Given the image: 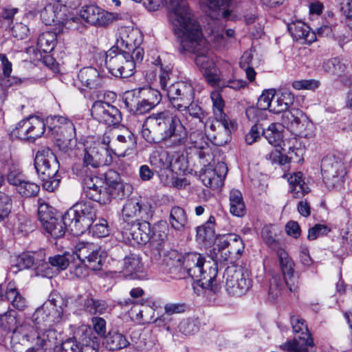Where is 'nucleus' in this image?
<instances>
[{
	"instance_id": "nucleus-1",
	"label": "nucleus",
	"mask_w": 352,
	"mask_h": 352,
	"mask_svg": "<svg viewBox=\"0 0 352 352\" xmlns=\"http://www.w3.org/2000/svg\"><path fill=\"white\" fill-rule=\"evenodd\" d=\"M164 3H168L169 22L174 34L180 38L183 49H192L197 45L201 32L200 25L188 2L186 0H146L144 2L149 11L157 10Z\"/></svg>"
},
{
	"instance_id": "nucleus-2",
	"label": "nucleus",
	"mask_w": 352,
	"mask_h": 352,
	"mask_svg": "<svg viewBox=\"0 0 352 352\" xmlns=\"http://www.w3.org/2000/svg\"><path fill=\"white\" fill-rule=\"evenodd\" d=\"M170 262V273L179 278L186 276L197 281H201V286L210 289L214 294L218 293L221 288L217 280V269L216 267L208 266L205 258L197 252H189L184 256L177 251H171L168 254Z\"/></svg>"
},
{
	"instance_id": "nucleus-3",
	"label": "nucleus",
	"mask_w": 352,
	"mask_h": 352,
	"mask_svg": "<svg viewBox=\"0 0 352 352\" xmlns=\"http://www.w3.org/2000/svg\"><path fill=\"white\" fill-rule=\"evenodd\" d=\"M146 125L161 135L166 148L180 151L188 140V132L179 118L168 110L148 116Z\"/></svg>"
},
{
	"instance_id": "nucleus-4",
	"label": "nucleus",
	"mask_w": 352,
	"mask_h": 352,
	"mask_svg": "<svg viewBox=\"0 0 352 352\" xmlns=\"http://www.w3.org/2000/svg\"><path fill=\"white\" fill-rule=\"evenodd\" d=\"M210 98L215 118L210 122L208 135L214 145L221 146L230 140L234 124L223 111L225 102L221 94L218 91H212Z\"/></svg>"
},
{
	"instance_id": "nucleus-5",
	"label": "nucleus",
	"mask_w": 352,
	"mask_h": 352,
	"mask_svg": "<svg viewBox=\"0 0 352 352\" xmlns=\"http://www.w3.org/2000/svg\"><path fill=\"white\" fill-rule=\"evenodd\" d=\"M97 204L91 201L75 204L63 215L64 225L73 235L79 236L89 230L96 219Z\"/></svg>"
},
{
	"instance_id": "nucleus-6",
	"label": "nucleus",
	"mask_w": 352,
	"mask_h": 352,
	"mask_svg": "<svg viewBox=\"0 0 352 352\" xmlns=\"http://www.w3.org/2000/svg\"><path fill=\"white\" fill-rule=\"evenodd\" d=\"M261 236L268 247L276 251L278 258L279 265L283 273L284 281L276 283V278H273V282L278 287H281L285 284L290 292H294L298 287V277L294 275V263L285 250L280 248L279 242L276 239V234L271 226H265L261 231Z\"/></svg>"
},
{
	"instance_id": "nucleus-7",
	"label": "nucleus",
	"mask_w": 352,
	"mask_h": 352,
	"mask_svg": "<svg viewBox=\"0 0 352 352\" xmlns=\"http://www.w3.org/2000/svg\"><path fill=\"white\" fill-rule=\"evenodd\" d=\"M66 306L67 302L60 295H50L48 300L34 312V320L37 324H43L45 329L51 328L61 322Z\"/></svg>"
},
{
	"instance_id": "nucleus-8",
	"label": "nucleus",
	"mask_w": 352,
	"mask_h": 352,
	"mask_svg": "<svg viewBox=\"0 0 352 352\" xmlns=\"http://www.w3.org/2000/svg\"><path fill=\"white\" fill-rule=\"evenodd\" d=\"M129 58L130 52L113 46L106 52L105 66L113 76L128 78L134 74V63Z\"/></svg>"
},
{
	"instance_id": "nucleus-9",
	"label": "nucleus",
	"mask_w": 352,
	"mask_h": 352,
	"mask_svg": "<svg viewBox=\"0 0 352 352\" xmlns=\"http://www.w3.org/2000/svg\"><path fill=\"white\" fill-rule=\"evenodd\" d=\"M280 124L301 138H310L314 136L313 123L298 109L289 108L285 111L281 115Z\"/></svg>"
},
{
	"instance_id": "nucleus-10",
	"label": "nucleus",
	"mask_w": 352,
	"mask_h": 352,
	"mask_svg": "<svg viewBox=\"0 0 352 352\" xmlns=\"http://www.w3.org/2000/svg\"><path fill=\"white\" fill-rule=\"evenodd\" d=\"M290 321L295 333L293 340H289L280 346L287 352H306L309 346H313V340L309 333L305 320L299 316H291Z\"/></svg>"
},
{
	"instance_id": "nucleus-11",
	"label": "nucleus",
	"mask_w": 352,
	"mask_h": 352,
	"mask_svg": "<svg viewBox=\"0 0 352 352\" xmlns=\"http://www.w3.org/2000/svg\"><path fill=\"white\" fill-rule=\"evenodd\" d=\"M223 278L226 291L232 296H241L244 295L251 285L250 273L241 266L227 267L223 273Z\"/></svg>"
},
{
	"instance_id": "nucleus-12",
	"label": "nucleus",
	"mask_w": 352,
	"mask_h": 352,
	"mask_svg": "<svg viewBox=\"0 0 352 352\" xmlns=\"http://www.w3.org/2000/svg\"><path fill=\"white\" fill-rule=\"evenodd\" d=\"M47 134L53 136L58 142L70 144L76 137L73 122L67 117L54 115L47 117ZM60 146V143L58 144Z\"/></svg>"
},
{
	"instance_id": "nucleus-13",
	"label": "nucleus",
	"mask_w": 352,
	"mask_h": 352,
	"mask_svg": "<svg viewBox=\"0 0 352 352\" xmlns=\"http://www.w3.org/2000/svg\"><path fill=\"white\" fill-rule=\"evenodd\" d=\"M166 94L173 107L183 113L193 101L195 90L190 82L179 81L172 83Z\"/></svg>"
},
{
	"instance_id": "nucleus-14",
	"label": "nucleus",
	"mask_w": 352,
	"mask_h": 352,
	"mask_svg": "<svg viewBox=\"0 0 352 352\" xmlns=\"http://www.w3.org/2000/svg\"><path fill=\"white\" fill-rule=\"evenodd\" d=\"M109 138H104L102 142H95L93 146L86 147L84 150L83 164L85 168H93L109 165L112 157L109 152Z\"/></svg>"
},
{
	"instance_id": "nucleus-15",
	"label": "nucleus",
	"mask_w": 352,
	"mask_h": 352,
	"mask_svg": "<svg viewBox=\"0 0 352 352\" xmlns=\"http://www.w3.org/2000/svg\"><path fill=\"white\" fill-rule=\"evenodd\" d=\"M200 4L208 9L210 17L217 21H235L239 19L236 4L232 0H200Z\"/></svg>"
},
{
	"instance_id": "nucleus-16",
	"label": "nucleus",
	"mask_w": 352,
	"mask_h": 352,
	"mask_svg": "<svg viewBox=\"0 0 352 352\" xmlns=\"http://www.w3.org/2000/svg\"><path fill=\"white\" fill-rule=\"evenodd\" d=\"M56 155L48 148L39 150L34 159V168L40 177H55L59 170Z\"/></svg>"
},
{
	"instance_id": "nucleus-17",
	"label": "nucleus",
	"mask_w": 352,
	"mask_h": 352,
	"mask_svg": "<svg viewBox=\"0 0 352 352\" xmlns=\"http://www.w3.org/2000/svg\"><path fill=\"white\" fill-rule=\"evenodd\" d=\"M321 172L324 184L328 187H333L344 176V164L334 156H327L322 160Z\"/></svg>"
},
{
	"instance_id": "nucleus-18",
	"label": "nucleus",
	"mask_w": 352,
	"mask_h": 352,
	"mask_svg": "<svg viewBox=\"0 0 352 352\" xmlns=\"http://www.w3.org/2000/svg\"><path fill=\"white\" fill-rule=\"evenodd\" d=\"M148 219L140 221L137 219L131 223H127L122 228V234L127 240L139 245L149 242L151 236V227Z\"/></svg>"
},
{
	"instance_id": "nucleus-19",
	"label": "nucleus",
	"mask_w": 352,
	"mask_h": 352,
	"mask_svg": "<svg viewBox=\"0 0 352 352\" xmlns=\"http://www.w3.org/2000/svg\"><path fill=\"white\" fill-rule=\"evenodd\" d=\"M91 112L94 119L109 126L119 124L122 120V114L120 110L115 106L102 100L94 102Z\"/></svg>"
},
{
	"instance_id": "nucleus-20",
	"label": "nucleus",
	"mask_w": 352,
	"mask_h": 352,
	"mask_svg": "<svg viewBox=\"0 0 352 352\" xmlns=\"http://www.w3.org/2000/svg\"><path fill=\"white\" fill-rule=\"evenodd\" d=\"M122 307H130L129 314L135 320L143 323L153 322L155 315V302L148 300H131V299L120 301Z\"/></svg>"
},
{
	"instance_id": "nucleus-21",
	"label": "nucleus",
	"mask_w": 352,
	"mask_h": 352,
	"mask_svg": "<svg viewBox=\"0 0 352 352\" xmlns=\"http://www.w3.org/2000/svg\"><path fill=\"white\" fill-rule=\"evenodd\" d=\"M123 218L127 221L131 218L149 219L153 216L151 204L142 198H132L124 205L122 210Z\"/></svg>"
},
{
	"instance_id": "nucleus-22",
	"label": "nucleus",
	"mask_w": 352,
	"mask_h": 352,
	"mask_svg": "<svg viewBox=\"0 0 352 352\" xmlns=\"http://www.w3.org/2000/svg\"><path fill=\"white\" fill-rule=\"evenodd\" d=\"M143 41V35L138 28L132 27H121L118 29L116 44L114 47L130 52L131 49H135Z\"/></svg>"
},
{
	"instance_id": "nucleus-23",
	"label": "nucleus",
	"mask_w": 352,
	"mask_h": 352,
	"mask_svg": "<svg viewBox=\"0 0 352 352\" xmlns=\"http://www.w3.org/2000/svg\"><path fill=\"white\" fill-rule=\"evenodd\" d=\"M136 145L135 136L131 131L126 129L122 133L116 135L112 141L111 145L109 144V149H111L115 155L119 157H124L129 155L135 149Z\"/></svg>"
},
{
	"instance_id": "nucleus-24",
	"label": "nucleus",
	"mask_w": 352,
	"mask_h": 352,
	"mask_svg": "<svg viewBox=\"0 0 352 352\" xmlns=\"http://www.w3.org/2000/svg\"><path fill=\"white\" fill-rule=\"evenodd\" d=\"M47 265L45 262V252L41 250L37 252H23L16 258V267L19 270L25 269L43 270Z\"/></svg>"
},
{
	"instance_id": "nucleus-25",
	"label": "nucleus",
	"mask_w": 352,
	"mask_h": 352,
	"mask_svg": "<svg viewBox=\"0 0 352 352\" xmlns=\"http://www.w3.org/2000/svg\"><path fill=\"white\" fill-rule=\"evenodd\" d=\"M80 15L86 22L94 25L104 26L112 21L111 14L94 5L83 7Z\"/></svg>"
},
{
	"instance_id": "nucleus-26",
	"label": "nucleus",
	"mask_w": 352,
	"mask_h": 352,
	"mask_svg": "<svg viewBox=\"0 0 352 352\" xmlns=\"http://www.w3.org/2000/svg\"><path fill=\"white\" fill-rule=\"evenodd\" d=\"M227 167L223 163L218 164L215 168L207 167L204 168L200 177L205 186L211 188H217L223 185Z\"/></svg>"
},
{
	"instance_id": "nucleus-27",
	"label": "nucleus",
	"mask_w": 352,
	"mask_h": 352,
	"mask_svg": "<svg viewBox=\"0 0 352 352\" xmlns=\"http://www.w3.org/2000/svg\"><path fill=\"white\" fill-rule=\"evenodd\" d=\"M201 37L200 39L197 42V45L194 46L190 50L183 49L180 38H179L175 34V35L177 36V40L179 43V45L178 47V50L180 53H184L186 52L197 54L195 58V62L197 67L204 72V71L209 69V68L214 67V63L212 59H210L208 56H207L204 52L199 53V51L202 49V46L205 44V41L203 38V34L201 28H200Z\"/></svg>"
},
{
	"instance_id": "nucleus-28",
	"label": "nucleus",
	"mask_w": 352,
	"mask_h": 352,
	"mask_svg": "<svg viewBox=\"0 0 352 352\" xmlns=\"http://www.w3.org/2000/svg\"><path fill=\"white\" fill-rule=\"evenodd\" d=\"M123 102L128 111L134 115H142L154 109L149 102H146L131 90L125 93Z\"/></svg>"
},
{
	"instance_id": "nucleus-29",
	"label": "nucleus",
	"mask_w": 352,
	"mask_h": 352,
	"mask_svg": "<svg viewBox=\"0 0 352 352\" xmlns=\"http://www.w3.org/2000/svg\"><path fill=\"white\" fill-rule=\"evenodd\" d=\"M287 29L293 38L296 41L309 44L316 40V33L310 31L309 27L302 21H298L289 24Z\"/></svg>"
},
{
	"instance_id": "nucleus-30",
	"label": "nucleus",
	"mask_w": 352,
	"mask_h": 352,
	"mask_svg": "<svg viewBox=\"0 0 352 352\" xmlns=\"http://www.w3.org/2000/svg\"><path fill=\"white\" fill-rule=\"evenodd\" d=\"M78 78L81 83L89 89H99L103 87L104 79L96 69L87 67L81 69Z\"/></svg>"
},
{
	"instance_id": "nucleus-31",
	"label": "nucleus",
	"mask_w": 352,
	"mask_h": 352,
	"mask_svg": "<svg viewBox=\"0 0 352 352\" xmlns=\"http://www.w3.org/2000/svg\"><path fill=\"white\" fill-rule=\"evenodd\" d=\"M80 352H98L100 341L91 329H80L77 333Z\"/></svg>"
},
{
	"instance_id": "nucleus-32",
	"label": "nucleus",
	"mask_w": 352,
	"mask_h": 352,
	"mask_svg": "<svg viewBox=\"0 0 352 352\" xmlns=\"http://www.w3.org/2000/svg\"><path fill=\"white\" fill-rule=\"evenodd\" d=\"M219 245H226L233 256L239 259L243 252L245 245L241 237L234 233L219 236Z\"/></svg>"
},
{
	"instance_id": "nucleus-33",
	"label": "nucleus",
	"mask_w": 352,
	"mask_h": 352,
	"mask_svg": "<svg viewBox=\"0 0 352 352\" xmlns=\"http://www.w3.org/2000/svg\"><path fill=\"white\" fill-rule=\"evenodd\" d=\"M122 188V184L118 182H113L112 185L109 186L108 192L106 188H94L85 190V195L90 200L104 204L109 199V196L115 197L116 192L114 190H120Z\"/></svg>"
},
{
	"instance_id": "nucleus-34",
	"label": "nucleus",
	"mask_w": 352,
	"mask_h": 352,
	"mask_svg": "<svg viewBox=\"0 0 352 352\" xmlns=\"http://www.w3.org/2000/svg\"><path fill=\"white\" fill-rule=\"evenodd\" d=\"M294 96L288 90L282 91L274 96L270 111L274 113H283L294 104Z\"/></svg>"
},
{
	"instance_id": "nucleus-35",
	"label": "nucleus",
	"mask_w": 352,
	"mask_h": 352,
	"mask_svg": "<svg viewBox=\"0 0 352 352\" xmlns=\"http://www.w3.org/2000/svg\"><path fill=\"white\" fill-rule=\"evenodd\" d=\"M152 63L160 69L159 79L160 85L163 90L167 91L168 87L171 85L170 80L173 76V65L166 61L161 56L152 61Z\"/></svg>"
},
{
	"instance_id": "nucleus-36",
	"label": "nucleus",
	"mask_w": 352,
	"mask_h": 352,
	"mask_svg": "<svg viewBox=\"0 0 352 352\" xmlns=\"http://www.w3.org/2000/svg\"><path fill=\"white\" fill-rule=\"evenodd\" d=\"M212 259L214 261L213 267L217 268V265L226 264L228 262L233 263L237 260L226 245H219V237H217L215 245L211 253Z\"/></svg>"
},
{
	"instance_id": "nucleus-37",
	"label": "nucleus",
	"mask_w": 352,
	"mask_h": 352,
	"mask_svg": "<svg viewBox=\"0 0 352 352\" xmlns=\"http://www.w3.org/2000/svg\"><path fill=\"white\" fill-rule=\"evenodd\" d=\"M288 182L291 186L290 192L295 199H299L309 192V188L302 179V173H294L290 175Z\"/></svg>"
},
{
	"instance_id": "nucleus-38",
	"label": "nucleus",
	"mask_w": 352,
	"mask_h": 352,
	"mask_svg": "<svg viewBox=\"0 0 352 352\" xmlns=\"http://www.w3.org/2000/svg\"><path fill=\"white\" fill-rule=\"evenodd\" d=\"M282 149L284 151H287V153L289 155L290 160L292 162L300 163L303 161L302 155L305 153V149L296 138L283 141Z\"/></svg>"
},
{
	"instance_id": "nucleus-39",
	"label": "nucleus",
	"mask_w": 352,
	"mask_h": 352,
	"mask_svg": "<svg viewBox=\"0 0 352 352\" xmlns=\"http://www.w3.org/2000/svg\"><path fill=\"white\" fill-rule=\"evenodd\" d=\"M169 223L175 230H184L188 226V217L184 209L179 206L173 207L170 211Z\"/></svg>"
},
{
	"instance_id": "nucleus-40",
	"label": "nucleus",
	"mask_w": 352,
	"mask_h": 352,
	"mask_svg": "<svg viewBox=\"0 0 352 352\" xmlns=\"http://www.w3.org/2000/svg\"><path fill=\"white\" fill-rule=\"evenodd\" d=\"M129 344V342L125 336L118 331H109L103 340L104 346L111 351L124 349Z\"/></svg>"
},
{
	"instance_id": "nucleus-41",
	"label": "nucleus",
	"mask_w": 352,
	"mask_h": 352,
	"mask_svg": "<svg viewBox=\"0 0 352 352\" xmlns=\"http://www.w3.org/2000/svg\"><path fill=\"white\" fill-rule=\"evenodd\" d=\"M230 212L236 217H241L246 212L245 205L241 192L236 189L230 192Z\"/></svg>"
},
{
	"instance_id": "nucleus-42",
	"label": "nucleus",
	"mask_w": 352,
	"mask_h": 352,
	"mask_svg": "<svg viewBox=\"0 0 352 352\" xmlns=\"http://www.w3.org/2000/svg\"><path fill=\"white\" fill-rule=\"evenodd\" d=\"M234 36V30L232 29L224 30L223 25H216L214 23L210 26L209 40L217 45H224L226 42V38H230Z\"/></svg>"
},
{
	"instance_id": "nucleus-43",
	"label": "nucleus",
	"mask_w": 352,
	"mask_h": 352,
	"mask_svg": "<svg viewBox=\"0 0 352 352\" xmlns=\"http://www.w3.org/2000/svg\"><path fill=\"white\" fill-rule=\"evenodd\" d=\"M262 134L268 142L274 146H279L282 142V126L278 123H271L267 129L261 128Z\"/></svg>"
},
{
	"instance_id": "nucleus-44",
	"label": "nucleus",
	"mask_w": 352,
	"mask_h": 352,
	"mask_svg": "<svg viewBox=\"0 0 352 352\" xmlns=\"http://www.w3.org/2000/svg\"><path fill=\"white\" fill-rule=\"evenodd\" d=\"M140 98L144 99L146 102L153 107L154 108L162 100V95L160 92L151 87H141L131 90Z\"/></svg>"
},
{
	"instance_id": "nucleus-45",
	"label": "nucleus",
	"mask_w": 352,
	"mask_h": 352,
	"mask_svg": "<svg viewBox=\"0 0 352 352\" xmlns=\"http://www.w3.org/2000/svg\"><path fill=\"white\" fill-rule=\"evenodd\" d=\"M322 69L329 75L342 76L346 71V65L338 58H333L322 63Z\"/></svg>"
},
{
	"instance_id": "nucleus-46",
	"label": "nucleus",
	"mask_w": 352,
	"mask_h": 352,
	"mask_svg": "<svg viewBox=\"0 0 352 352\" xmlns=\"http://www.w3.org/2000/svg\"><path fill=\"white\" fill-rule=\"evenodd\" d=\"M6 298L8 299L15 309L22 311L27 307V302L16 288L9 284L6 292Z\"/></svg>"
},
{
	"instance_id": "nucleus-47",
	"label": "nucleus",
	"mask_w": 352,
	"mask_h": 352,
	"mask_svg": "<svg viewBox=\"0 0 352 352\" xmlns=\"http://www.w3.org/2000/svg\"><path fill=\"white\" fill-rule=\"evenodd\" d=\"M29 121V137L30 139L35 140L41 135L47 129V118L45 120L36 116L28 118Z\"/></svg>"
},
{
	"instance_id": "nucleus-48",
	"label": "nucleus",
	"mask_w": 352,
	"mask_h": 352,
	"mask_svg": "<svg viewBox=\"0 0 352 352\" xmlns=\"http://www.w3.org/2000/svg\"><path fill=\"white\" fill-rule=\"evenodd\" d=\"M58 9V6L55 8V6L50 2L41 11V19L45 25H50L53 23L60 22L63 18L60 16V10Z\"/></svg>"
},
{
	"instance_id": "nucleus-49",
	"label": "nucleus",
	"mask_w": 352,
	"mask_h": 352,
	"mask_svg": "<svg viewBox=\"0 0 352 352\" xmlns=\"http://www.w3.org/2000/svg\"><path fill=\"white\" fill-rule=\"evenodd\" d=\"M56 34L53 32H43L37 40V48L44 53H49L55 47Z\"/></svg>"
},
{
	"instance_id": "nucleus-50",
	"label": "nucleus",
	"mask_w": 352,
	"mask_h": 352,
	"mask_svg": "<svg viewBox=\"0 0 352 352\" xmlns=\"http://www.w3.org/2000/svg\"><path fill=\"white\" fill-rule=\"evenodd\" d=\"M43 227L54 239L63 237L65 235V230H67V228L64 225L63 218L58 219L56 217L44 224Z\"/></svg>"
},
{
	"instance_id": "nucleus-51",
	"label": "nucleus",
	"mask_w": 352,
	"mask_h": 352,
	"mask_svg": "<svg viewBox=\"0 0 352 352\" xmlns=\"http://www.w3.org/2000/svg\"><path fill=\"white\" fill-rule=\"evenodd\" d=\"M214 221L213 216H210L205 224L197 228V239L201 241H210L214 236Z\"/></svg>"
},
{
	"instance_id": "nucleus-52",
	"label": "nucleus",
	"mask_w": 352,
	"mask_h": 352,
	"mask_svg": "<svg viewBox=\"0 0 352 352\" xmlns=\"http://www.w3.org/2000/svg\"><path fill=\"white\" fill-rule=\"evenodd\" d=\"M84 309L91 315L103 314L107 312L109 307L107 303L100 300H96L93 298H87L84 302Z\"/></svg>"
},
{
	"instance_id": "nucleus-53",
	"label": "nucleus",
	"mask_w": 352,
	"mask_h": 352,
	"mask_svg": "<svg viewBox=\"0 0 352 352\" xmlns=\"http://www.w3.org/2000/svg\"><path fill=\"white\" fill-rule=\"evenodd\" d=\"M142 269L141 258L135 254H130L124 257L122 261V271L133 274L140 272Z\"/></svg>"
},
{
	"instance_id": "nucleus-54",
	"label": "nucleus",
	"mask_w": 352,
	"mask_h": 352,
	"mask_svg": "<svg viewBox=\"0 0 352 352\" xmlns=\"http://www.w3.org/2000/svg\"><path fill=\"white\" fill-rule=\"evenodd\" d=\"M252 54L250 52H245L242 55L239 65L241 69L245 72L246 78L250 82H253L255 79L256 72L252 66Z\"/></svg>"
},
{
	"instance_id": "nucleus-55",
	"label": "nucleus",
	"mask_w": 352,
	"mask_h": 352,
	"mask_svg": "<svg viewBox=\"0 0 352 352\" xmlns=\"http://www.w3.org/2000/svg\"><path fill=\"white\" fill-rule=\"evenodd\" d=\"M97 246L93 243L79 242L75 248V254L78 258L84 264L87 258L94 254Z\"/></svg>"
},
{
	"instance_id": "nucleus-56",
	"label": "nucleus",
	"mask_w": 352,
	"mask_h": 352,
	"mask_svg": "<svg viewBox=\"0 0 352 352\" xmlns=\"http://www.w3.org/2000/svg\"><path fill=\"white\" fill-rule=\"evenodd\" d=\"M38 217L42 226L56 218L54 217V209L49 204L45 203L41 199H38Z\"/></svg>"
},
{
	"instance_id": "nucleus-57",
	"label": "nucleus",
	"mask_w": 352,
	"mask_h": 352,
	"mask_svg": "<svg viewBox=\"0 0 352 352\" xmlns=\"http://www.w3.org/2000/svg\"><path fill=\"white\" fill-rule=\"evenodd\" d=\"M16 190L21 195L25 197H32L38 195L40 187L36 183L24 179L19 186H18Z\"/></svg>"
},
{
	"instance_id": "nucleus-58",
	"label": "nucleus",
	"mask_w": 352,
	"mask_h": 352,
	"mask_svg": "<svg viewBox=\"0 0 352 352\" xmlns=\"http://www.w3.org/2000/svg\"><path fill=\"white\" fill-rule=\"evenodd\" d=\"M167 226L165 224H155L151 228L152 238L150 240V243H159L163 245L167 238Z\"/></svg>"
},
{
	"instance_id": "nucleus-59",
	"label": "nucleus",
	"mask_w": 352,
	"mask_h": 352,
	"mask_svg": "<svg viewBox=\"0 0 352 352\" xmlns=\"http://www.w3.org/2000/svg\"><path fill=\"white\" fill-rule=\"evenodd\" d=\"M29 121L28 118L21 120L17 123L15 128L12 130L11 135L20 140H30L29 137Z\"/></svg>"
},
{
	"instance_id": "nucleus-60",
	"label": "nucleus",
	"mask_w": 352,
	"mask_h": 352,
	"mask_svg": "<svg viewBox=\"0 0 352 352\" xmlns=\"http://www.w3.org/2000/svg\"><path fill=\"white\" fill-rule=\"evenodd\" d=\"M196 322L189 318L182 320L177 325L176 333H179L184 336H190L198 331Z\"/></svg>"
},
{
	"instance_id": "nucleus-61",
	"label": "nucleus",
	"mask_w": 352,
	"mask_h": 352,
	"mask_svg": "<svg viewBox=\"0 0 352 352\" xmlns=\"http://www.w3.org/2000/svg\"><path fill=\"white\" fill-rule=\"evenodd\" d=\"M103 260L102 252L97 247L94 254L87 258L84 265L86 267L90 268L91 270H99L102 267Z\"/></svg>"
},
{
	"instance_id": "nucleus-62",
	"label": "nucleus",
	"mask_w": 352,
	"mask_h": 352,
	"mask_svg": "<svg viewBox=\"0 0 352 352\" xmlns=\"http://www.w3.org/2000/svg\"><path fill=\"white\" fill-rule=\"evenodd\" d=\"M274 96V89L264 90L258 98L257 107L265 112L267 109L270 110Z\"/></svg>"
},
{
	"instance_id": "nucleus-63",
	"label": "nucleus",
	"mask_w": 352,
	"mask_h": 352,
	"mask_svg": "<svg viewBox=\"0 0 352 352\" xmlns=\"http://www.w3.org/2000/svg\"><path fill=\"white\" fill-rule=\"evenodd\" d=\"M12 210V201L9 195L0 191V221L8 217Z\"/></svg>"
},
{
	"instance_id": "nucleus-64",
	"label": "nucleus",
	"mask_w": 352,
	"mask_h": 352,
	"mask_svg": "<svg viewBox=\"0 0 352 352\" xmlns=\"http://www.w3.org/2000/svg\"><path fill=\"white\" fill-rule=\"evenodd\" d=\"M203 74L208 85L212 87H221V84L222 82H221L220 71L215 65L204 71Z\"/></svg>"
}]
</instances>
